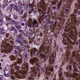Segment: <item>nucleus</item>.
Returning <instances> with one entry per match:
<instances>
[{"instance_id":"f257e3e1","label":"nucleus","mask_w":80,"mask_h":80,"mask_svg":"<svg viewBox=\"0 0 80 80\" xmlns=\"http://www.w3.org/2000/svg\"><path fill=\"white\" fill-rule=\"evenodd\" d=\"M75 9L74 11V13L72 15H71L70 19H69L67 22L66 27V29L65 30L66 32H68L66 34H65V37H66L65 39H64L63 41L64 45H75V42H72L70 41V38L68 37H71L72 38H74L73 33L77 35V29L75 27V25H78L79 22L77 21L76 19V15H77V12L78 15H80V11H79L78 8H80V0H78V2L76 3L75 6Z\"/></svg>"},{"instance_id":"f03ea898","label":"nucleus","mask_w":80,"mask_h":80,"mask_svg":"<svg viewBox=\"0 0 80 80\" xmlns=\"http://www.w3.org/2000/svg\"><path fill=\"white\" fill-rule=\"evenodd\" d=\"M50 50H51V49L49 47H48L47 49H45L44 44H43V45H41L40 47L39 52L38 50H37L36 48H33L31 49L30 53L31 56H33L35 55H38V57H40V58H44V60L45 61L46 60V58H45V55L43 53V52H47V54H49V55L50 56L49 58V61L50 63L46 68L45 71V73L48 75H50L51 73L50 72H52L53 70V67H54V66L53 65H54L53 63L55 62V56L54 54H51V55L50 54Z\"/></svg>"},{"instance_id":"7ed1b4c3","label":"nucleus","mask_w":80,"mask_h":80,"mask_svg":"<svg viewBox=\"0 0 80 80\" xmlns=\"http://www.w3.org/2000/svg\"><path fill=\"white\" fill-rule=\"evenodd\" d=\"M17 63L15 62L14 64L11 66V69L10 73L12 75H14L16 78H25L28 71V64L27 62H25L21 67V70H19V67L17 66Z\"/></svg>"},{"instance_id":"20e7f679","label":"nucleus","mask_w":80,"mask_h":80,"mask_svg":"<svg viewBox=\"0 0 80 80\" xmlns=\"http://www.w3.org/2000/svg\"><path fill=\"white\" fill-rule=\"evenodd\" d=\"M55 2H57L58 0H54ZM73 0H61L58 3L57 6L58 8V10L60 9V8L62 5V3H63L64 2H66L67 5H65L63 7V10L60 12V14L59 15H57V16L56 17V18H58L59 20H61V22H62V17H64V16L65 15V12H69L70 10V5L71 3L72 2Z\"/></svg>"},{"instance_id":"39448f33","label":"nucleus","mask_w":80,"mask_h":80,"mask_svg":"<svg viewBox=\"0 0 80 80\" xmlns=\"http://www.w3.org/2000/svg\"><path fill=\"white\" fill-rule=\"evenodd\" d=\"M7 40L2 41L1 47H2V49L3 52L5 53L6 55L7 54L8 52H9L11 49L12 48V46L8 43H7Z\"/></svg>"},{"instance_id":"423d86ee","label":"nucleus","mask_w":80,"mask_h":80,"mask_svg":"<svg viewBox=\"0 0 80 80\" xmlns=\"http://www.w3.org/2000/svg\"><path fill=\"white\" fill-rule=\"evenodd\" d=\"M65 74L67 77H69L70 80H80V74L78 72H74L72 75H70L68 72H65Z\"/></svg>"},{"instance_id":"0eeeda50","label":"nucleus","mask_w":80,"mask_h":80,"mask_svg":"<svg viewBox=\"0 0 80 80\" xmlns=\"http://www.w3.org/2000/svg\"><path fill=\"white\" fill-rule=\"evenodd\" d=\"M28 25L29 28L33 27L34 29H35V27H37L38 26V23L36 19H34L32 21V19H30L28 20Z\"/></svg>"},{"instance_id":"6e6552de","label":"nucleus","mask_w":80,"mask_h":80,"mask_svg":"<svg viewBox=\"0 0 80 80\" xmlns=\"http://www.w3.org/2000/svg\"><path fill=\"white\" fill-rule=\"evenodd\" d=\"M16 42H17V43H19L21 47H22V48H21L22 50V51H24L25 50V48H26V47H27V46H26L25 45H24V44H23V43L22 41L18 39L17 40H16Z\"/></svg>"},{"instance_id":"1a4fd4ad","label":"nucleus","mask_w":80,"mask_h":80,"mask_svg":"<svg viewBox=\"0 0 80 80\" xmlns=\"http://www.w3.org/2000/svg\"><path fill=\"white\" fill-rule=\"evenodd\" d=\"M42 2L43 3H41V6H40V7H41V8H42L43 10L45 11L47 7L45 4L44 0H42Z\"/></svg>"},{"instance_id":"9d476101","label":"nucleus","mask_w":80,"mask_h":80,"mask_svg":"<svg viewBox=\"0 0 80 80\" xmlns=\"http://www.w3.org/2000/svg\"><path fill=\"white\" fill-rule=\"evenodd\" d=\"M14 10H16V12H19V11L21 9V7H20V6H18L17 7L16 5L14 4Z\"/></svg>"},{"instance_id":"9b49d317","label":"nucleus","mask_w":80,"mask_h":80,"mask_svg":"<svg viewBox=\"0 0 80 80\" xmlns=\"http://www.w3.org/2000/svg\"><path fill=\"white\" fill-rule=\"evenodd\" d=\"M7 70V68H5L3 70L4 72V76L6 77H10V73H8L7 74H6L5 72V70Z\"/></svg>"},{"instance_id":"f8f14e48","label":"nucleus","mask_w":80,"mask_h":80,"mask_svg":"<svg viewBox=\"0 0 80 80\" xmlns=\"http://www.w3.org/2000/svg\"><path fill=\"white\" fill-rule=\"evenodd\" d=\"M44 32L45 33L47 32L48 31V26L47 25H45L44 28Z\"/></svg>"},{"instance_id":"ddd939ff","label":"nucleus","mask_w":80,"mask_h":80,"mask_svg":"<svg viewBox=\"0 0 80 80\" xmlns=\"http://www.w3.org/2000/svg\"><path fill=\"white\" fill-rule=\"evenodd\" d=\"M22 62V59H21L20 58H18V59L17 63L18 64H21Z\"/></svg>"},{"instance_id":"4468645a","label":"nucleus","mask_w":80,"mask_h":80,"mask_svg":"<svg viewBox=\"0 0 80 80\" xmlns=\"http://www.w3.org/2000/svg\"><path fill=\"white\" fill-rule=\"evenodd\" d=\"M15 55H16V57H18L20 56L19 55H20V53H19V52L17 51H16V50H15Z\"/></svg>"},{"instance_id":"2eb2a0df","label":"nucleus","mask_w":80,"mask_h":80,"mask_svg":"<svg viewBox=\"0 0 80 80\" xmlns=\"http://www.w3.org/2000/svg\"><path fill=\"white\" fill-rule=\"evenodd\" d=\"M11 60L13 61L15 60V57L13 55H12L10 57Z\"/></svg>"},{"instance_id":"dca6fc26","label":"nucleus","mask_w":80,"mask_h":80,"mask_svg":"<svg viewBox=\"0 0 80 80\" xmlns=\"http://www.w3.org/2000/svg\"><path fill=\"white\" fill-rule=\"evenodd\" d=\"M44 18V15H43L41 16H39V20L40 21H41V20H43Z\"/></svg>"},{"instance_id":"f3484780","label":"nucleus","mask_w":80,"mask_h":80,"mask_svg":"<svg viewBox=\"0 0 80 80\" xmlns=\"http://www.w3.org/2000/svg\"><path fill=\"white\" fill-rule=\"evenodd\" d=\"M0 33H1L2 34H3L5 32H3V28H0Z\"/></svg>"},{"instance_id":"a211bd4d","label":"nucleus","mask_w":80,"mask_h":80,"mask_svg":"<svg viewBox=\"0 0 80 80\" xmlns=\"http://www.w3.org/2000/svg\"><path fill=\"white\" fill-rule=\"evenodd\" d=\"M71 68H72V66H71V65H69V66H68L67 68V69L69 70V71H70Z\"/></svg>"},{"instance_id":"6ab92c4d","label":"nucleus","mask_w":80,"mask_h":80,"mask_svg":"<svg viewBox=\"0 0 80 80\" xmlns=\"http://www.w3.org/2000/svg\"><path fill=\"white\" fill-rule=\"evenodd\" d=\"M33 6H33V5L32 4V5L31 6H30V10H31V11H33Z\"/></svg>"},{"instance_id":"aec40b11","label":"nucleus","mask_w":80,"mask_h":80,"mask_svg":"<svg viewBox=\"0 0 80 80\" xmlns=\"http://www.w3.org/2000/svg\"><path fill=\"white\" fill-rule=\"evenodd\" d=\"M18 38L19 39H22L23 38L22 34L18 35Z\"/></svg>"},{"instance_id":"412c9836","label":"nucleus","mask_w":80,"mask_h":80,"mask_svg":"<svg viewBox=\"0 0 80 80\" xmlns=\"http://www.w3.org/2000/svg\"><path fill=\"white\" fill-rule=\"evenodd\" d=\"M53 25L54 26V27L53 28H55V27H58V25L57 24V22H55V23L53 24Z\"/></svg>"},{"instance_id":"4be33fe9","label":"nucleus","mask_w":80,"mask_h":80,"mask_svg":"<svg viewBox=\"0 0 80 80\" xmlns=\"http://www.w3.org/2000/svg\"><path fill=\"white\" fill-rule=\"evenodd\" d=\"M18 6H19V7H22V3H21V2H18Z\"/></svg>"},{"instance_id":"5701e85b","label":"nucleus","mask_w":80,"mask_h":80,"mask_svg":"<svg viewBox=\"0 0 80 80\" xmlns=\"http://www.w3.org/2000/svg\"><path fill=\"white\" fill-rule=\"evenodd\" d=\"M28 7H29V6L28 4L26 5L25 6V9H28Z\"/></svg>"},{"instance_id":"b1692460","label":"nucleus","mask_w":80,"mask_h":80,"mask_svg":"<svg viewBox=\"0 0 80 80\" xmlns=\"http://www.w3.org/2000/svg\"><path fill=\"white\" fill-rule=\"evenodd\" d=\"M16 28L18 30H20L21 29V26H16Z\"/></svg>"},{"instance_id":"393cba45","label":"nucleus","mask_w":80,"mask_h":80,"mask_svg":"<svg viewBox=\"0 0 80 80\" xmlns=\"http://www.w3.org/2000/svg\"><path fill=\"white\" fill-rule=\"evenodd\" d=\"M29 32H31V33H33V30L32 28H30L29 30Z\"/></svg>"},{"instance_id":"a878e982","label":"nucleus","mask_w":80,"mask_h":80,"mask_svg":"<svg viewBox=\"0 0 80 80\" xmlns=\"http://www.w3.org/2000/svg\"><path fill=\"white\" fill-rule=\"evenodd\" d=\"M10 7L11 9H12L13 7V4H11L10 5Z\"/></svg>"},{"instance_id":"bb28decb","label":"nucleus","mask_w":80,"mask_h":80,"mask_svg":"<svg viewBox=\"0 0 80 80\" xmlns=\"http://www.w3.org/2000/svg\"><path fill=\"white\" fill-rule=\"evenodd\" d=\"M12 2V0H7V2L8 3H10Z\"/></svg>"},{"instance_id":"cd10ccee","label":"nucleus","mask_w":80,"mask_h":80,"mask_svg":"<svg viewBox=\"0 0 80 80\" xmlns=\"http://www.w3.org/2000/svg\"><path fill=\"white\" fill-rule=\"evenodd\" d=\"M19 32L20 33H23V30H19Z\"/></svg>"},{"instance_id":"c85d7f7f","label":"nucleus","mask_w":80,"mask_h":80,"mask_svg":"<svg viewBox=\"0 0 80 80\" xmlns=\"http://www.w3.org/2000/svg\"><path fill=\"white\" fill-rule=\"evenodd\" d=\"M0 17H1V18H2V20L3 18V15H2V14H0Z\"/></svg>"},{"instance_id":"c756f323","label":"nucleus","mask_w":80,"mask_h":80,"mask_svg":"<svg viewBox=\"0 0 80 80\" xmlns=\"http://www.w3.org/2000/svg\"><path fill=\"white\" fill-rule=\"evenodd\" d=\"M46 68V67H45V66H44L43 67V69L42 70L43 71H45V68Z\"/></svg>"},{"instance_id":"7c9ffc66","label":"nucleus","mask_w":80,"mask_h":80,"mask_svg":"<svg viewBox=\"0 0 80 80\" xmlns=\"http://www.w3.org/2000/svg\"><path fill=\"white\" fill-rule=\"evenodd\" d=\"M0 80H3V76L2 75H0Z\"/></svg>"},{"instance_id":"2f4dec72","label":"nucleus","mask_w":80,"mask_h":80,"mask_svg":"<svg viewBox=\"0 0 80 80\" xmlns=\"http://www.w3.org/2000/svg\"><path fill=\"white\" fill-rule=\"evenodd\" d=\"M14 18H15V19H17V16L16 15H15L14 16Z\"/></svg>"},{"instance_id":"473e14b6","label":"nucleus","mask_w":80,"mask_h":80,"mask_svg":"<svg viewBox=\"0 0 80 80\" xmlns=\"http://www.w3.org/2000/svg\"><path fill=\"white\" fill-rule=\"evenodd\" d=\"M10 42L12 44V45H13V41H10Z\"/></svg>"},{"instance_id":"72a5a7b5","label":"nucleus","mask_w":80,"mask_h":80,"mask_svg":"<svg viewBox=\"0 0 80 80\" xmlns=\"http://www.w3.org/2000/svg\"><path fill=\"white\" fill-rule=\"evenodd\" d=\"M15 33H18V31H17V30L16 29H15Z\"/></svg>"},{"instance_id":"f704fd0d","label":"nucleus","mask_w":80,"mask_h":80,"mask_svg":"<svg viewBox=\"0 0 80 80\" xmlns=\"http://www.w3.org/2000/svg\"><path fill=\"white\" fill-rule=\"evenodd\" d=\"M17 48L18 50H20V47L19 46H17Z\"/></svg>"},{"instance_id":"c9c22d12","label":"nucleus","mask_w":80,"mask_h":80,"mask_svg":"<svg viewBox=\"0 0 80 80\" xmlns=\"http://www.w3.org/2000/svg\"><path fill=\"white\" fill-rule=\"evenodd\" d=\"M80 41H78L77 43V45H80Z\"/></svg>"},{"instance_id":"e433bc0d","label":"nucleus","mask_w":80,"mask_h":80,"mask_svg":"<svg viewBox=\"0 0 80 80\" xmlns=\"http://www.w3.org/2000/svg\"><path fill=\"white\" fill-rule=\"evenodd\" d=\"M12 79V80H15V79H16V78H15V77L13 76Z\"/></svg>"},{"instance_id":"4c0bfd02","label":"nucleus","mask_w":80,"mask_h":80,"mask_svg":"<svg viewBox=\"0 0 80 80\" xmlns=\"http://www.w3.org/2000/svg\"><path fill=\"white\" fill-rule=\"evenodd\" d=\"M23 42L24 43H27V41L25 40H24Z\"/></svg>"},{"instance_id":"58836bf2","label":"nucleus","mask_w":80,"mask_h":80,"mask_svg":"<svg viewBox=\"0 0 80 80\" xmlns=\"http://www.w3.org/2000/svg\"><path fill=\"white\" fill-rule=\"evenodd\" d=\"M48 23H50V24H52V22H51L49 20L48 21Z\"/></svg>"},{"instance_id":"ea45409f","label":"nucleus","mask_w":80,"mask_h":80,"mask_svg":"<svg viewBox=\"0 0 80 80\" xmlns=\"http://www.w3.org/2000/svg\"><path fill=\"white\" fill-rule=\"evenodd\" d=\"M13 23H14V24H15V23H16V22H17V21L14 20H13Z\"/></svg>"},{"instance_id":"a19ab883","label":"nucleus","mask_w":80,"mask_h":80,"mask_svg":"<svg viewBox=\"0 0 80 80\" xmlns=\"http://www.w3.org/2000/svg\"><path fill=\"white\" fill-rule=\"evenodd\" d=\"M25 57L26 58H27V53H26L25 54Z\"/></svg>"},{"instance_id":"79ce46f5","label":"nucleus","mask_w":80,"mask_h":80,"mask_svg":"<svg viewBox=\"0 0 80 80\" xmlns=\"http://www.w3.org/2000/svg\"><path fill=\"white\" fill-rule=\"evenodd\" d=\"M9 35V34H8V33H7V34H6V37H8Z\"/></svg>"},{"instance_id":"37998d69","label":"nucleus","mask_w":80,"mask_h":80,"mask_svg":"<svg viewBox=\"0 0 80 80\" xmlns=\"http://www.w3.org/2000/svg\"><path fill=\"white\" fill-rule=\"evenodd\" d=\"M7 20H10V19L8 18H6Z\"/></svg>"},{"instance_id":"c03bdc74","label":"nucleus","mask_w":80,"mask_h":80,"mask_svg":"<svg viewBox=\"0 0 80 80\" xmlns=\"http://www.w3.org/2000/svg\"><path fill=\"white\" fill-rule=\"evenodd\" d=\"M47 17H48V15L45 16L44 17V19H46L47 18Z\"/></svg>"},{"instance_id":"a18cd8bd","label":"nucleus","mask_w":80,"mask_h":80,"mask_svg":"<svg viewBox=\"0 0 80 80\" xmlns=\"http://www.w3.org/2000/svg\"><path fill=\"white\" fill-rule=\"evenodd\" d=\"M14 27H13L12 28V31H13V30H14Z\"/></svg>"},{"instance_id":"49530a36","label":"nucleus","mask_w":80,"mask_h":80,"mask_svg":"<svg viewBox=\"0 0 80 80\" xmlns=\"http://www.w3.org/2000/svg\"><path fill=\"white\" fill-rule=\"evenodd\" d=\"M53 9H57V7H53Z\"/></svg>"},{"instance_id":"de8ad7c7","label":"nucleus","mask_w":80,"mask_h":80,"mask_svg":"<svg viewBox=\"0 0 80 80\" xmlns=\"http://www.w3.org/2000/svg\"><path fill=\"white\" fill-rule=\"evenodd\" d=\"M24 25H25V24H24V23H23V22L21 23V25H22V26H24Z\"/></svg>"},{"instance_id":"09e8293b","label":"nucleus","mask_w":80,"mask_h":80,"mask_svg":"<svg viewBox=\"0 0 80 80\" xmlns=\"http://www.w3.org/2000/svg\"><path fill=\"white\" fill-rule=\"evenodd\" d=\"M15 25H18V22L16 21V22L15 23Z\"/></svg>"},{"instance_id":"8fccbe9b","label":"nucleus","mask_w":80,"mask_h":80,"mask_svg":"<svg viewBox=\"0 0 80 80\" xmlns=\"http://www.w3.org/2000/svg\"><path fill=\"white\" fill-rule=\"evenodd\" d=\"M0 69H2V68L1 67V63H0Z\"/></svg>"},{"instance_id":"3c124183","label":"nucleus","mask_w":80,"mask_h":80,"mask_svg":"<svg viewBox=\"0 0 80 80\" xmlns=\"http://www.w3.org/2000/svg\"><path fill=\"white\" fill-rule=\"evenodd\" d=\"M11 24H13V20L11 22Z\"/></svg>"},{"instance_id":"603ef678","label":"nucleus","mask_w":80,"mask_h":80,"mask_svg":"<svg viewBox=\"0 0 80 80\" xmlns=\"http://www.w3.org/2000/svg\"><path fill=\"white\" fill-rule=\"evenodd\" d=\"M21 13H23V10H21Z\"/></svg>"},{"instance_id":"864d4df0","label":"nucleus","mask_w":80,"mask_h":80,"mask_svg":"<svg viewBox=\"0 0 80 80\" xmlns=\"http://www.w3.org/2000/svg\"><path fill=\"white\" fill-rule=\"evenodd\" d=\"M29 43H30V44H32V41H29Z\"/></svg>"},{"instance_id":"5fc2aeb1","label":"nucleus","mask_w":80,"mask_h":80,"mask_svg":"<svg viewBox=\"0 0 80 80\" xmlns=\"http://www.w3.org/2000/svg\"><path fill=\"white\" fill-rule=\"evenodd\" d=\"M23 21H24V22H25V21H26V19H24L23 20Z\"/></svg>"},{"instance_id":"6e6d98bb","label":"nucleus","mask_w":80,"mask_h":80,"mask_svg":"<svg viewBox=\"0 0 80 80\" xmlns=\"http://www.w3.org/2000/svg\"><path fill=\"white\" fill-rule=\"evenodd\" d=\"M2 22V20L0 18V22Z\"/></svg>"},{"instance_id":"4d7b16f0","label":"nucleus","mask_w":80,"mask_h":80,"mask_svg":"<svg viewBox=\"0 0 80 80\" xmlns=\"http://www.w3.org/2000/svg\"><path fill=\"white\" fill-rule=\"evenodd\" d=\"M47 13L48 15H49V13H50V12H47Z\"/></svg>"},{"instance_id":"13d9d810","label":"nucleus","mask_w":80,"mask_h":80,"mask_svg":"<svg viewBox=\"0 0 80 80\" xmlns=\"http://www.w3.org/2000/svg\"><path fill=\"white\" fill-rule=\"evenodd\" d=\"M50 41L51 42V43H52V40L50 39Z\"/></svg>"},{"instance_id":"bf43d9fd","label":"nucleus","mask_w":80,"mask_h":80,"mask_svg":"<svg viewBox=\"0 0 80 80\" xmlns=\"http://www.w3.org/2000/svg\"><path fill=\"white\" fill-rule=\"evenodd\" d=\"M23 18H25V17H25V16H23Z\"/></svg>"},{"instance_id":"052dcab7","label":"nucleus","mask_w":80,"mask_h":80,"mask_svg":"<svg viewBox=\"0 0 80 80\" xmlns=\"http://www.w3.org/2000/svg\"><path fill=\"white\" fill-rule=\"evenodd\" d=\"M16 3V5H17V2H15Z\"/></svg>"},{"instance_id":"680f3d73","label":"nucleus","mask_w":80,"mask_h":80,"mask_svg":"<svg viewBox=\"0 0 80 80\" xmlns=\"http://www.w3.org/2000/svg\"><path fill=\"white\" fill-rule=\"evenodd\" d=\"M26 28H27V25H26Z\"/></svg>"},{"instance_id":"e2e57ef3","label":"nucleus","mask_w":80,"mask_h":80,"mask_svg":"<svg viewBox=\"0 0 80 80\" xmlns=\"http://www.w3.org/2000/svg\"><path fill=\"white\" fill-rule=\"evenodd\" d=\"M48 78H47V79H46V80H48Z\"/></svg>"},{"instance_id":"0e129e2a","label":"nucleus","mask_w":80,"mask_h":80,"mask_svg":"<svg viewBox=\"0 0 80 80\" xmlns=\"http://www.w3.org/2000/svg\"><path fill=\"white\" fill-rule=\"evenodd\" d=\"M79 35H80V32H79Z\"/></svg>"},{"instance_id":"69168bd1","label":"nucleus","mask_w":80,"mask_h":80,"mask_svg":"<svg viewBox=\"0 0 80 80\" xmlns=\"http://www.w3.org/2000/svg\"><path fill=\"white\" fill-rule=\"evenodd\" d=\"M55 4H56L55 2H54Z\"/></svg>"},{"instance_id":"338daca9","label":"nucleus","mask_w":80,"mask_h":80,"mask_svg":"<svg viewBox=\"0 0 80 80\" xmlns=\"http://www.w3.org/2000/svg\"><path fill=\"white\" fill-rule=\"evenodd\" d=\"M31 12H29V13H30Z\"/></svg>"},{"instance_id":"774afa93","label":"nucleus","mask_w":80,"mask_h":80,"mask_svg":"<svg viewBox=\"0 0 80 80\" xmlns=\"http://www.w3.org/2000/svg\"><path fill=\"white\" fill-rule=\"evenodd\" d=\"M56 68H57V66H56Z\"/></svg>"}]
</instances>
